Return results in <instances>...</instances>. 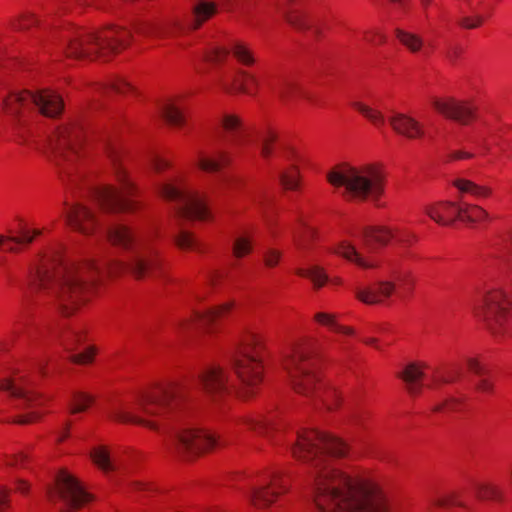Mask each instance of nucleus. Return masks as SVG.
I'll use <instances>...</instances> for the list:
<instances>
[{"label": "nucleus", "instance_id": "f257e3e1", "mask_svg": "<svg viewBox=\"0 0 512 512\" xmlns=\"http://www.w3.org/2000/svg\"><path fill=\"white\" fill-rule=\"evenodd\" d=\"M106 234L113 245L132 253L127 264L112 260L101 264L94 260L80 263L50 253L41 257L30 270L28 286L31 292L51 299L68 316L89 300L101 275H115L128 270L135 278L141 279L160 268V259L148 236H136L122 223L109 225Z\"/></svg>", "mask_w": 512, "mask_h": 512}, {"label": "nucleus", "instance_id": "f03ea898", "mask_svg": "<svg viewBox=\"0 0 512 512\" xmlns=\"http://www.w3.org/2000/svg\"><path fill=\"white\" fill-rule=\"evenodd\" d=\"M192 388L216 401L228 393L230 386L224 370L211 366L204 369L193 384L168 383L144 393L136 400L134 411L113 404L109 408L108 417L114 421L134 423L153 430L166 427L167 448L182 458H192L216 445L214 435L188 424L177 423L169 427L165 422L176 417L184 400L191 397Z\"/></svg>", "mask_w": 512, "mask_h": 512}, {"label": "nucleus", "instance_id": "7ed1b4c3", "mask_svg": "<svg viewBox=\"0 0 512 512\" xmlns=\"http://www.w3.org/2000/svg\"><path fill=\"white\" fill-rule=\"evenodd\" d=\"M347 445L318 430L298 434L293 455L313 468L314 501L321 512H387V499L380 487L368 479L352 478L335 468L329 457L347 455Z\"/></svg>", "mask_w": 512, "mask_h": 512}, {"label": "nucleus", "instance_id": "20e7f679", "mask_svg": "<svg viewBox=\"0 0 512 512\" xmlns=\"http://www.w3.org/2000/svg\"><path fill=\"white\" fill-rule=\"evenodd\" d=\"M283 365L297 393L320 399L328 409L338 405L340 394L335 389H326L322 384L311 345H294Z\"/></svg>", "mask_w": 512, "mask_h": 512}, {"label": "nucleus", "instance_id": "39448f33", "mask_svg": "<svg viewBox=\"0 0 512 512\" xmlns=\"http://www.w3.org/2000/svg\"><path fill=\"white\" fill-rule=\"evenodd\" d=\"M327 179L333 186L343 188L346 196L360 200H376L384 189V173L374 164L353 166L341 162L328 172Z\"/></svg>", "mask_w": 512, "mask_h": 512}, {"label": "nucleus", "instance_id": "423d86ee", "mask_svg": "<svg viewBox=\"0 0 512 512\" xmlns=\"http://www.w3.org/2000/svg\"><path fill=\"white\" fill-rule=\"evenodd\" d=\"M131 32L124 28L107 27L100 31L78 33L67 43L68 57L75 59H93L117 53L128 44Z\"/></svg>", "mask_w": 512, "mask_h": 512}, {"label": "nucleus", "instance_id": "0eeeda50", "mask_svg": "<svg viewBox=\"0 0 512 512\" xmlns=\"http://www.w3.org/2000/svg\"><path fill=\"white\" fill-rule=\"evenodd\" d=\"M262 337L255 333L247 334L233 358V367L242 384L244 394H252L261 382L262 366L261 351Z\"/></svg>", "mask_w": 512, "mask_h": 512}, {"label": "nucleus", "instance_id": "6e6552de", "mask_svg": "<svg viewBox=\"0 0 512 512\" xmlns=\"http://www.w3.org/2000/svg\"><path fill=\"white\" fill-rule=\"evenodd\" d=\"M475 314L495 337L512 336V298L503 289L488 291L482 304L475 308Z\"/></svg>", "mask_w": 512, "mask_h": 512}, {"label": "nucleus", "instance_id": "1a4fd4ad", "mask_svg": "<svg viewBox=\"0 0 512 512\" xmlns=\"http://www.w3.org/2000/svg\"><path fill=\"white\" fill-rule=\"evenodd\" d=\"M252 143L251 133L235 115L222 119V131L218 132L213 145V154L205 160H230L245 155Z\"/></svg>", "mask_w": 512, "mask_h": 512}, {"label": "nucleus", "instance_id": "9d476101", "mask_svg": "<svg viewBox=\"0 0 512 512\" xmlns=\"http://www.w3.org/2000/svg\"><path fill=\"white\" fill-rule=\"evenodd\" d=\"M119 181L122 188L117 190L111 186H91L89 195L99 204L105 213H119L132 211L135 203L129 199L133 194V184L126 177L124 171L119 172Z\"/></svg>", "mask_w": 512, "mask_h": 512}, {"label": "nucleus", "instance_id": "9b49d317", "mask_svg": "<svg viewBox=\"0 0 512 512\" xmlns=\"http://www.w3.org/2000/svg\"><path fill=\"white\" fill-rule=\"evenodd\" d=\"M47 496L50 502L61 503L60 512H72L91 499L78 480L66 471L57 475L55 485L48 489Z\"/></svg>", "mask_w": 512, "mask_h": 512}, {"label": "nucleus", "instance_id": "f8f14e48", "mask_svg": "<svg viewBox=\"0 0 512 512\" xmlns=\"http://www.w3.org/2000/svg\"><path fill=\"white\" fill-rule=\"evenodd\" d=\"M4 103L7 111L12 114H17L21 108L37 107L40 113L47 117L59 115L63 108L62 99L51 90H42L38 93L30 91L13 93L5 99Z\"/></svg>", "mask_w": 512, "mask_h": 512}, {"label": "nucleus", "instance_id": "ddd939ff", "mask_svg": "<svg viewBox=\"0 0 512 512\" xmlns=\"http://www.w3.org/2000/svg\"><path fill=\"white\" fill-rule=\"evenodd\" d=\"M160 193L166 200L176 202V213L179 217L207 219L209 212L206 204L196 192L183 185L167 183L161 187Z\"/></svg>", "mask_w": 512, "mask_h": 512}, {"label": "nucleus", "instance_id": "4468645a", "mask_svg": "<svg viewBox=\"0 0 512 512\" xmlns=\"http://www.w3.org/2000/svg\"><path fill=\"white\" fill-rule=\"evenodd\" d=\"M133 28L141 36L159 40L174 38L186 30V26L178 18L136 20Z\"/></svg>", "mask_w": 512, "mask_h": 512}, {"label": "nucleus", "instance_id": "2eb2a0df", "mask_svg": "<svg viewBox=\"0 0 512 512\" xmlns=\"http://www.w3.org/2000/svg\"><path fill=\"white\" fill-rule=\"evenodd\" d=\"M284 491L286 484L278 475H273L270 479L251 486L246 496L255 507L263 508L274 502Z\"/></svg>", "mask_w": 512, "mask_h": 512}, {"label": "nucleus", "instance_id": "dca6fc26", "mask_svg": "<svg viewBox=\"0 0 512 512\" xmlns=\"http://www.w3.org/2000/svg\"><path fill=\"white\" fill-rule=\"evenodd\" d=\"M230 53L244 66H252L256 62L252 50L242 42H233L230 48L213 46L207 52L206 60L212 63H221Z\"/></svg>", "mask_w": 512, "mask_h": 512}, {"label": "nucleus", "instance_id": "f3484780", "mask_svg": "<svg viewBox=\"0 0 512 512\" xmlns=\"http://www.w3.org/2000/svg\"><path fill=\"white\" fill-rule=\"evenodd\" d=\"M65 217L73 229L83 234L92 233L99 223L94 213L81 203L67 208Z\"/></svg>", "mask_w": 512, "mask_h": 512}, {"label": "nucleus", "instance_id": "a211bd4d", "mask_svg": "<svg viewBox=\"0 0 512 512\" xmlns=\"http://www.w3.org/2000/svg\"><path fill=\"white\" fill-rule=\"evenodd\" d=\"M432 104L439 113L461 124H467L474 117V108L465 102L435 99Z\"/></svg>", "mask_w": 512, "mask_h": 512}, {"label": "nucleus", "instance_id": "6ab92c4d", "mask_svg": "<svg viewBox=\"0 0 512 512\" xmlns=\"http://www.w3.org/2000/svg\"><path fill=\"white\" fill-rule=\"evenodd\" d=\"M231 306V303H227L216 308L208 309L204 312L196 311L190 318L179 321L176 324V328L179 332H183L190 330L194 327L207 326L216 321V319L220 318L226 312H228Z\"/></svg>", "mask_w": 512, "mask_h": 512}, {"label": "nucleus", "instance_id": "aec40b11", "mask_svg": "<svg viewBox=\"0 0 512 512\" xmlns=\"http://www.w3.org/2000/svg\"><path fill=\"white\" fill-rule=\"evenodd\" d=\"M396 290V284L391 280H381L373 286L358 288L356 297L365 304H380L389 298Z\"/></svg>", "mask_w": 512, "mask_h": 512}, {"label": "nucleus", "instance_id": "412c9836", "mask_svg": "<svg viewBox=\"0 0 512 512\" xmlns=\"http://www.w3.org/2000/svg\"><path fill=\"white\" fill-rule=\"evenodd\" d=\"M260 142L261 154L263 157H302L294 149L286 148L282 145L276 144V133L271 129H266L258 134Z\"/></svg>", "mask_w": 512, "mask_h": 512}, {"label": "nucleus", "instance_id": "4be33fe9", "mask_svg": "<svg viewBox=\"0 0 512 512\" xmlns=\"http://www.w3.org/2000/svg\"><path fill=\"white\" fill-rule=\"evenodd\" d=\"M463 211V200L459 203L443 202L426 209L431 219L442 225L452 224L456 219L461 220Z\"/></svg>", "mask_w": 512, "mask_h": 512}, {"label": "nucleus", "instance_id": "5701e85b", "mask_svg": "<svg viewBox=\"0 0 512 512\" xmlns=\"http://www.w3.org/2000/svg\"><path fill=\"white\" fill-rule=\"evenodd\" d=\"M388 121L395 133L408 139H416L424 135L422 125L406 114L395 113Z\"/></svg>", "mask_w": 512, "mask_h": 512}, {"label": "nucleus", "instance_id": "b1692460", "mask_svg": "<svg viewBox=\"0 0 512 512\" xmlns=\"http://www.w3.org/2000/svg\"><path fill=\"white\" fill-rule=\"evenodd\" d=\"M0 391L8 392L16 401V407L18 408H33L41 403L40 398L34 393L11 379H5L0 382Z\"/></svg>", "mask_w": 512, "mask_h": 512}, {"label": "nucleus", "instance_id": "393cba45", "mask_svg": "<svg viewBox=\"0 0 512 512\" xmlns=\"http://www.w3.org/2000/svg\"><path fill=\"white\" fill-rule=\"evenodd\" d=\"M369 236L373 238L379 245H387L392 238L402 246H410L415 240L416 235L408 230H391L387 227H378L370 230Z\"/></svg>", "mask_w": 512, "mask_h": 512}, {"label": "nucleus", "instance_id": "a878e982", "mask_svg": "<svg viewBox=\"0 0 512 512\" xmlns=\"http://www.w3.org/2000/svg\"><path fill=\"white\" fill-rule=\"evenodd\" d=\"M424 364L410 363L399 374V377L406 383L407 390L410 394L416 395L420 392L422 385L420 380L424 376Z\"/></svg>", "mask_w": 512, "mask_h": 512}, {"label": "nucleus", "instance_id": "bb28decb", "mask_svg": "<svg viewBox=\"0 0 512 512\" xmlns=\"http://www.w3.org/2000/svg\"><path fill=\"white\" fill-rule=\"evenodd\" d=\"M395 34L401 44L411 53H423L424 55L428 54L425 41L420 35L400 28L395 30Z\"/></svg>", "mask_w": 512, "mask_h": 512}, {"label": "nucleus", "instance_id": "cd10ccee", "mask_svg": "<svg viewBox=\"0 0 512 512\" xmlns=\"http://www.w3.org/2000/svg\"><path fill=\"white\" fill-rule=\"evenodd\" d=\"M491 219L490 214L481 206L463 201L461 221L470 224H485Z\"/></svg>", "mask_w": 512, "mask_h": 512}, {"label": "nucleus", "instance_id": "c85d7f7f", "mask_svg": "<svg viewBox=\"0 0 512 512\" xmlns=\"http://www.w3.org/2000/svg\"><path fill=\"white\" fill-rule=\"evenodd\" d=\"M84 132L78 127H62L57 133V145L59 148L69 147L75 149V146L82 142Z\"/></svg>", "mask_w": 512, "mask_h": 512}, {"label": "nucleus", "instance_id": "c756f323", "mask_svg": "<svg viewBox=\"0 0 512 512\" xmlns=\"http://www.w3.org/2000/svg\"><path fill=\"white\" fill-rule=\"evenodd\" d=\"M460 493L458 491H434L429 497L428 501L432 506L446 508L450 506L464 507L465 504L459 500Z\"/></svg>", "mask_w": 512, "mask_h": 512}, {"label": "nucleus", "instance_id": "7c9ffc66", "mask_svg": "<svg viewBox=\"0 0 512 512\" xmlns=\"http://www.w3.org/2000/svg\"><path fill=\"white\" fill-rule=\"evenodd\" d=\"M216 13V4L206 0H201L193 8V15L190 21V27L197 29L204 21Z\"/></svg>", "mask_w": 512, "mask_h": 512}, {"label": "nucleus", "instance_id": "2f4dec72", "mask_svg": "<svg viewBox=\"0 0 512 512\" xmlns=\"http://www.w3.org/2000/svg\"><path fill=\"white\" fill-rule=\"evenodd\" d=\"M472 489L479 500L501 501L503 498L501 489L489 482L474 481L472 482Z\"/></svg>", "mask_w": 512, "mask_h": 512}, {"label": "nucleus", "instance_id": "473e14b6", "mask_svg": "<svg viewBox=\"0 0 512 512\" xmlns=\"http://www.w3.org/2000/svg\"><path fill=\"white\" fill-rule=\"evenodd\" d=\"M159 113L169 124L182 126L185 118L181 108L172 101H165L159 106Z\"/></svg>", "mask_w": 512, "mask_h": 512}, {"label": "nucleus", "instance_id": "72a5a7b5", "mask_svg": "<svg viewBox=\"0 0 512 512\" xmlns=\"http://www.w3.org/2000/svg\"><path fill=\"white\" fill-rule=\"evenodd\" d=\"M231 85L238 91L251 93L252 88L259 86V81L254 74L238 69L231 79Z\"/></svg>", "mask_w": 512, "mask_h": 512}, {"label": "nucleus", "instance_id": "f704fd0d", "mask_svg": "<svg viewBox=\"0 0 512 512\" xmlns=\"http://www.w3.org/2000/svg\"><path fill=\"white\" fill-rule=\"evenodd\" d=\"M287 21L294 28L305 31L312 30L313 33L319 34V29L315 26L314 19L304 12L294 11L287 16Z\"/></svg>", "mask_w": 512, "mask_h": 512}, {"label": "nucleus", "instance_id": "c9c22d12", "mask_svg": "<svg viewBox=\"0 0 512 512\" xmlns=\"http://www.w3.org/2000/svg\"><path fill=\"white\" fill-rule=\"evenodd\" d=\"M93 462L104 472H110L117 469L115 460H112L108 450L101 446L94 448L90 454Z\"/></svg>", "mask_w": 512, "mask_h": 512}, {"label": "nucleus", "instance_id": "e433bc0d", "mask_svg": "<svg viewBox=\"0 0 512 512\" xmlns=\"http://www.w3.org/2000/svg\"><path fill=\"white\" fill-rule=\"evenodd\" d=\"M243 423L251 430L266 435L273 428V419L263 415L246 416Z\"/></svg>", "mask_w": 512, "mask_h": 512}, {"label": "nucleus", "instance_id": "4c0bfd02", "mask_svg": "<svg viewBox=\"0 0 512 512\" xmlns=\"http://www.w3.org/2000/svg\"><path fill=\"white\" fill-rule=\"evenodd\" d=\"M39 234V230H34L33 235H30L28 231H23L20 236L4 237L0 235V249L13 252L15 245L31 243L34 236Z\"/></svg>", "mask_w": 512, "mask_h": 512}, {"label": "nucleus", "instance_id": "58836bf2", "mask_svg": "<svg viewBox=\"0 0 512 512\" xmlns=\"http://www.w3.org/2000/svg\"><path fill=\"white\" fill-rule=\"evenodd\" d=\"M334 253L344 257L347 260L357 263L363 268L373 267L372 263H369L364 258H362L354 246L347 242H343L337 248H335Z\"/></svg>", "mask_w": 512, "mask_h": 512}, {"label": "nucleus", "instance_id": "ea45409f", "mask_svg": "<svg viewBox=\"0 0 512 512\" xmlns=\"http://www.w3.org/2000/svg\"><path fill=\"white\" fill-rule=\"evenodd\" d=\"M454 186L463 193H469L476 198H486L491 194L489 188L479 186L470 180L458 179L454 181Z\"/></svg>", "mask_w": 512, "mask_h": 512}, {"label": "nucleus", "instance_id": "a19ab883", "mask_svg": "<svg viewBox=\"0 0 512 512\" xmlns=\"http://www.w3.org/2000/svg\"><path fill=\"white\" fill-rule=\"evenodd\" d=\"M94 402V398L84 392H74L68 403V409L71 414L86 411V409Z\"/></svg>", "mask_w": 512, "mask_h": 512}, {"label": "nucleus", "instance_id": "79ce46f5", "mask_svg": "<svg viewBox=\"0 0 512 512\" xmlns=\"http://www.w3.org/2000/svg\"><path fill=\"white\" fill-rule=\"evenodd\" d=\"M268 85L284 102H288L298 89L297 84L290 79H282L276 84Z\"/></svg>", "mask_w": 512, "mask_h": 512}, {"label": "nucleus", "instance_id": "37998d69", "mask_svg": "<svg viewBox=\"0 0 512 512\" xmlns=\"http://www.w3.org/2000/svg\"><path fill=\"white\" fill-rule=\"evenodd\" d=\"M296 273L299 276L310 278L316 288L322 287L328 280V276L324 270L317 265H314L309 269L299 268Z\"/></svg>", "mask_w": 512, "mask_h": 512}, {"label": "nucleus", "instance_id": "c03bdc74", "mask_svg": "<svg viewBox=\"0 0 512 512\" xmlns=\"http://www.w3.org/2000/svg\"><path fill=\"white\" fill-rule=\"evenodd\" d=\"M252 251V237L247 232L238 235L233 243V254L241 258Z\"/></svg>", "mask_w": 512, "mask_h": 512}, {"label": "nucleus", "instance_id": "a18cd8bd", "mask_svg": "<svg viewBox=\"0 0 512 512\" xmlns=\"http://www.w3.org/2000/svg\"><path fill=\"white\" fill-rule=\"evenodd\" d=\"M315 320L322 325L330 327L332 330H334L336 332L343 333L346 335L353 334V330L351 328L339 325L335 321V317L332 314H328V313H324V312L317 313L315 315Z\"/></svg>", "mask_w": 512, "mask_h": 512}, {"label": "nucleus", "instance_id": "49530a36", "mask_svg": "<svg viewBox=\"0 0 512 512\" xmlns=\"http://www.w3.org/2000/svg\"><path fill=\"white\" fill-rule=\"evenodd\" d=\"M354 107L363 114L369 121H371L376 127H383L385 124V118L383 114L365 104L354 103Z\"/></svg>", "mask_w": 512, "mask_h": 512}, {"label": "nucleus", "instance_id": "de8ad7c7", "mask_svg": "<svg viewBox=\"0 0 512 512\" xmlns=\"http://www.w3.org/2000/svg\"><path fill=\"white\" fill-rule=\"evenodd\" d=\"M303 225V231H293V241L297 249L305 250L307 248L308 242L315 235V232L312 228Z\"/></svg>", "mask_w": 512, "mask_h": 512}, {"label": "nucleus", "instance_id": "09e8293b", "mask_svg": "<svg viewBox=\"0 0 512 512\" xmlns=\"http://www.w3.org/2000/svg\"><path fill=\"white\" fill-rule=\"evenodd\" d=\"M280 179L286 189H296L299 183V171L295 166H291L281 173Z\"/></svg>", "mask_w": 512, "mask_h": 512}, {"label": "nucleus", "instance_id": "8fccbe9b", "mask_svg": "<svg viewBox=\"0 0 512 512\" xmlns=\"http://www.w3.org/2000/svg\"><path fill=\"white\" fill-rule=\"evenodd\" d=\"M174 241L176 245L181 249L197 248V241L195 240L194 236L184 229H181L179 233L175 235Z\"/></svg>", "mask_w": 512, "mask_h": 512}, {"label": "nucleus", "instance_id": "3c124183", "mask_svg": "<svg viewBox=\"0 0 512 512\" xmlns=\"http://www.w3.org/2000/svg\"><path fill=\"white\" fill-rule=\"evenodd\" d=\"M83 339V331L80 329L69 330L62 339V344L66 350H71L74 343L81 342Z\"/></svg>", "mask_w": 512, "mask_h": 512}, {"label": "nucleus", "instance_id": "603ef678", "mask_svg": "<svg viewBox=\"0 0 512 512\" xmlns=\"http://www.w3.org/2000/svg\"><path fill=\"white\" fill-rule=\"evenodd\" d=\"M462 400L459 398L451 397L440 404H437L433 410L435 412H451L460 409Z\"/></svg>", "mask_w": 512, "mask_h": 512}, {"label": "nucleus", "instance_id": "864d4df0", "mask_svg": "<svg viewBox=\"0 0 512 512\" xmlns=\"http://www.w3.org/2000/svg\"><path fill=\"white\" fill-rule=\"evenodd\" d=\"M36 19L32 14L24 13L12 22L15 30H25L36 23Z\"/></svg>", "mask_w": 512, "mask_h": 512}, {"label": "nucleus", "instance_id": "5fc2aeb1", "mask_svg": "<svg viewBox=\"0 0 512 512\" xmlns=\"http://www.w3.org/2000/svg\"><path fill=\"white\" fill-rule=\"evenodd\" d=\"M468 370L478 377L487 375V370L484 365L477 359L469 357L466 359Z\"/></svg>", "mask_w": 512, "mask_h": 512}, {"label": "nucleus", "instance_id": "6e6d98bb", "mask_svg": "<svg viewBox=\"0 0 512 512\" xmlns=\"http://www.w3.org/2000/svg\"><path fill=\"white\" fill-rule=\"evenodd\" d=\"M107 88H109L119 94H124L127 91L132 90L131 85L121 78H115V79L111 80L108 83Z\"/></svg>", "mask_w": 512, "mask_h": 512}, {"label": "nucleus", "instance_id": "4d7b16f0", "mask_svg": "<svg viewBox=\"0 0 512 512\" xmlns=\"http://www.w3.org/2000/svg\"><path fill=\"white\" fill-rule=\"evenodd\" d=\"M483 22V18L479 15L477 16H463L459 19L458 24L465 29H474L479 27Z\"/></svg>", "mask_w": 512, "mask_h": 512}, {"label": "nucleus", "instance_id": "13d9d810", "mask_svg": "<svg viewBox=\"0 0 512 512\" xmlns=\"http://www.w3.org/2000/svg\"><path fill=\"white\" fill-rule=\"evenodd\" d=\"M27 460L28 456L24 452H19L8 459L7 465L15 468H25Z\"/></svg>", "mask_w": 512, "mask_h": 512}, {"label": "nucleus", "instance_id": "bf43d9fd", "mask_svg": "<svg viewBox=\"0 0 512 512\" xmlns=\"http://www.w3.org/2000/svg\"><path fill=\"white\" fill-rule=\"evenodd\" d=\"M281 253L274 249H269L264 253V263L267 267H274L278 264Z\"/></svg>", "mask_w": 512, "mask_h": 512}, {"label": "nucleus", "instance_id": "052dcab7", "mask_svg": "<svg viewBox=\"0 0 512 512\" xmlns=\"http://www.w3.org/2000/svg\"><path fill=\"white\" fill-rule=\"evenodd\" d=\"M476 390L483 393H490L493 390V384L488 377L482 376L479 377L478 381L475 383Z\"/></svg>", "mask_w": 512, "mask_h": 512}, {"label": "nucleus", "instance_id": "680f3d73", "mask_svg": "<svg viewBox=\"0 0 512 512\" xmlns=\"http://www.w3.org/2000/svg\"><path fill=\"white\" fill-rule=\"evenodd\" d=\"M93 355H94V352L91 350H88L81 354L72 355L70 357V360L77 364H87L92 361Z\"/></svg>", "mask_w": 512, "mask_h": 512}, {"label": "nucleus", "instance_id": "e2e57ef3", "mask_svg": "<svg viewBox=\"0 0 512 512\" xmlns=\"http://www.w3.org/2000/svg\"><path fill=\"white\" fill-rule=\"evenodd\" d=\"M104 149L107 151L108 156H111V157L123 156L122 148L120 146H118L116 143L106 141L104 143Z\"/></svg>", "mask_w": 512, "mask_h": 512}, {"label": "nucleus", "instance_id": "0e129e2a", "mask_svg": "<svg viewBox=\"0 0 512 512\" xmlns=\"http://www.w3.org/2000/svg\"><path fill=\"white\" fill-rule=\"evenodd\" d=\"M10 490L7 487L0 486V512H4L9 507Z\"/></svg>", "mask_w": 512, "mask_h": 512}, {"label": "nucleus", "instance_id": "69168bd1", "mask_svg": "<svg viewBox=\"0 0 512 512\" xmlns=\"http://www.w3.org/2000/svg\"><path fill=\"white\" fill-rule=\"evenodd\" d=\"M462 49L460 46H451L447 49L445 53V57L451 62L455 63V61L459 58Z\"/></svg>", "mask_w": 512, "mask_h": 512}, {"label": "nucleus", "instance_id": "338daca9", "mask_svg": "<svg viewBox=\"0 0 512 512\" xmlns=\"http://www.w3.org/2000/svg\"><path fill=\"white\" fill-rule=\"evenodd\" d=\"M365 40L372 43V44H378L383 43L385 41V36L379 32H366L365 33Z\"/></svg>", "mask_w": 512, "mask_h": 512}, {"label": "nucleus", "instance_id": "774afa93", "mask_svg": "<svg viewBox=\"0 0 512 512\" xmlns=\"http://www.w3.org/2000/svg\"><path fill=\"white\" fill-rule=\"evenodd\" d=\"M37 418H39V414L36 412H32L26 415H21L16 417L13 422L18 424H28L33 421H35Z\"/></svg>", "mask_w": 512, "mask_h": 512}]
</instances>
